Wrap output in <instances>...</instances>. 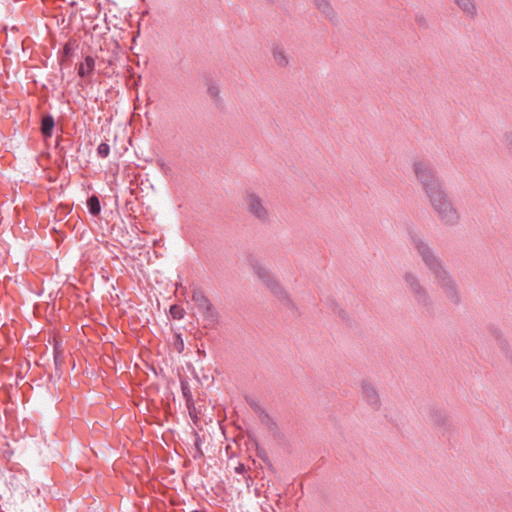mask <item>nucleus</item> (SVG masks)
I'll list each match as a JSON object with an SVG mask.
<instances>
[{
  "label": "nucleus",
  "mask_w": 512,
  "mask_h": 512,
  "mask_svg": "<svg viewBox=\"0 0 512 512\" xmlns=\"http://www.w3.org/2000/svg\"><path fill=\"white\" fill-rule=\"evenodd\" d=\"M192 301L196 306V309L200 310L209 306H212L208 297L200 289H194L192 293Z\"/></svg>",
  "instance_id": "15"
},
{
  "label": "nucleus",
  "mask_w": 512,
  "mask_h": 512,
  "mask_svg": "<svg viewBox=\"0 0 512 512\" xmlns=\"http://www.w3.org/2000/svg\"><path fill=\"white\" fill-rule=\"evenodd\" d=\"M402 279H404V283L409 294L424 286L421 278L412 270L406 271L404 276H402Z\"/></svg>",
  "instance_id": "8"
},
{
  "label": "nucleus",
  "mask_w": 512,
  "mask_h": 512,
  "mask_svg": "<svg viewBox=\"0 0 512 512\" xmlns=\"http://www.w3.org/2000/svg\"><path fill=\"white\" fill-rule=\"evenodd\" d=\"M459 9L466 17L475 18L477 16V6L475 0H454Z\"/></svg>",
  "instance_id": "11"
},
{
  "label": "nucleus",
  "mask_w": 512,
  "mask_h": 512,
  "mask_svg": "<svg viewBox=\"0 0 512 512\" xmlns=\"http://www.w3.org/2000/svg\"><path fill=\"white\" fill-rule=\"evenodd\" d=\"M205 328L212 329L218 323V313L215 310L214 305L198 310Z\"/></svg>",
  "instance_id": "9"
},
{
  "label": "nucleus",
  "mask_w": 512,
  "mask_h": 512,
  "mask_svg": "<svg viewBox=\"0 0 512 512\" xmlns=\"http://www.w3.org/2000/svg\"><path fill=\"white\" fill-rule=\"evenodd\" d=\"M251 406L254 408V410H259L260 411V406L257 405L256 403L251 402Z\"/></svg>",
  "instance_id": "27"
},
{
  "label": "nucleus",
  "mask_w": 512,
  "mask_h": 512,
  "mask_svg": "<svg viewBox=\"0 0 512 512\" xmlns=\"http://www.w3.org/2000/svg\"><path fill=\"white\" fill-rule=\"evenodd\" d=\"M251 267L256 277L259 278L262 284L266 285L268 290H270V292L273 293L275 297L286 304L291 303V300L289 299V296L283 285L279 282L276 276H274L271 271L267 269L266 266L257 260H252Z\"/></svg>",
  "instance_id": "4"
},
{
  "label": "nucleus",
  "mask_w": 512,
  "mask_h": 512,
  "mask_svg": "<svg viewBox=\"0 0 512 512\" xmlns=\"http://www.w3.org/2000/svg\"><path fill=\"white\" fill-rule=\"evenodd\" d=\"M268 2H272L273 0H267Z\"/></svg>",
  "instance_id": "30"
},
{
  "label": "nucleus",
  "mask_w": 512,
  "mask_h": 512,
  "mask_svg": "<svg viewBox=\"0 0 512 512\" xmlns=\"http://www.w3.org/2000/svg\"><path fill=\"white\" fill-rule=\"evenodd\" d=\"M55 126L54 117L50 114H46L41 117L40 131L42 136L45 138L53 136V129Z\"/></svg>",
  "instance_id": "13"
},
{
  "label": "nucleus",
  "mask_w": 512,
  "mask_h": 512,
  "mask_svg": "<svg viewBox=\"0 0 512 512\" xmlns=\"http://www.w3.org/2000/svg\"><path fill=\"white\" fill-rule=\"evenodd\" d=\"M209 95L213 98H216L218 96V89L215 86H210L208 89Z\"/></svg>",
  "instance_id": "25"
},
{
  "label": "nucleus",
  "mask_w": 512,
  "mask_h": 512,
  "mask_svg": "<svg viewBox=\"0 0 512 512\" xmlns=\"http://www.w3.org/2000/svg\"><path fill=\"white\" fill-rule=\"evenodd\" d=\"M315 8L331 22L337 21V12L333 9L329 0H313Z\"/></svg>",
  "instance_id": "10"
},
{
  "label": "nucleus",
  "mask_w": 512,
  "mask_h": 512,
  "mask_svg": "<svg viewBox=\"0 0 512 512\" xmlns=\"http://www.w3.org/2000/svg\"><path fill=\"white\" fill-rule=\"evenodd\" d=\"M408 240L416 251L418 257L421 258L424 266L431 272L434 283L444 293L449 303L460 305L462 302V295L459 284L456 282L451 271H449L430 243L426 241L421 231L414 227L408 228Z\"/></svg>",
  "instance_id": "1"
},
{
  "label": "nucleus",
  "mask_w": 512,
  "mask_h": 512,
  "mask_svg": "<svg viewBox=\"0 0 512 512\" xmlns=\"http://www.w3.org/2000/svg\"><path fill=\"white\" fill-rule=\"evenodd\" d=\"M410 296L413 297L418 307L426 311L430 310L433 303L432 296L430 295L429 290L426 289L425 285L422 288L412 292Z\"/></svg>",
  "instance_id": "7"
},
{
  "label": "nucleus",
  "mask_w": 512,
  "mask_h": 512,
  "mask_svg": "<svg viewBox=\"0 0 512 512\" xmlns=\"http://www.w3.org/2000/svg\"><path fill=\"white\" fill-rule=\"evenodd\" d=\"M201 441L199 437H196L194 447H195V454L193 455L194 458H200L203 456V452L200 447Z\"/></svg>",
  "instance_id": "22"
},
{
  "label": "nucleus",
  "mask_w": 512,
  "mask_h": 512,
  "mask_svg": "<svg viewBox=\"0 0 512 512\" xmlns=\"http://www.w3.org/2000/svg\"><path fill=\"white\" fill-rule=\"evenodd\" d=\"M499 340H500V344L501 345H504L505 344V340H501V337L499 336Z\"/></svg>",
  "instance_id": "28"
},
{
  "label": "nucleus",
  "mask_w": 512,
  "mask_h": 512,
  "mask_svg": "<svg viewBox=\"0 0 512 512\" xmlns=\"http://www.w3.org/2000/svg\"><path fill=\"white\" fill-rule=\"evenodd\" d=\"M412 170L418 183L421 184L424 193L445 188L439 179L437 170L434 169L429 160L423 158L415 159L412 163Z\"/></svg>",
  "instance_id": "3"
},
{
  "label": "nucleus",
  "mask_w": 512,
  "mask_h": 512,
  "mask_svg": "<svg viewBox=\"0 0 512 512\" xmlns=\"http://www.w3.org/2000/svg\"><path fill=\"white\" fill-rule=\"evenodd\" d=\"M502 141H504L505 145L512 152V132H506Z\"/></svg>",
  "instance_id": "23"
},
{
  "label": "nucleus",
  "mask_w": 512,
  "mask_h": 512,
  "mask_svg": "<svg viewBox=\"0 0 512 512\" xmlns=\"http://www.w3.org/2000/svg\"><path fill=\"white\" fill-rule=\"evenodd\" d=\"M361 397L364 402L367 403L368 406L372 410L378 411L380 408V397L378 394V390L376 386L371 382L364 380L361 384Z\"/></svg>",
  "instance_id": "6"
},
{
  "label": "nucleus",
  "mask_w": 512,
  "mask_h": 512,
  "mask_svg": "<svg viewBox=\"0 0 512 512\" xmlns=\"http://www.w3.org/2000/svg\"><path fill=\"white\" fill-rule=\"evenodd\" d=\"M191 512H200L199 510H192Z\"/></svg>",
  "instance_id": "29"
},
{
  "label": "nucleus",
  "mask_w": 512,
  "mask_h": 512,
  "mask_svg": "<svg viewBox=\"0 0 512 512\" xmlns=\"http://www.w3.org/2000/svg\"><path fill=\"white\" fill-rule=\"evenodd\" d=\"M246 471V468H245V465L244 464H240L239 466L236 467V472L237 473H243Z\"/></svg>",
  "instance_id": "26"
},
{
  "label": "nucleus",
  "mask_w": 512,
  "mask_h": 512,
  "mask_svg": "<svg viewBox=\"0 0 512 512\" xmlns=\"http://www.w3.org/2000/svg\"><path fill=\"white\" fill-rule=\"evenodd\" d=\"M96 153H98V156L102 158H106L109 156L110 153V147L107 142H101L98 146V149H96Z\"/></svg>",
  "instance_id": "17"
},
{
  "label": "nucleus",
  "mask_w": 512,
  "mask_h": 512,
  "mask_svg": "<svg viewBox=\"0 0 512 512\" xmlns=\"http://www.w3.org/2000/svg\"><path fill=\"white\" fill-rule=\"evenodd\" d=\"M429 199L431 210L436 215L440 224L447 227H454L460 223V213L456 209L451 196L446 189L434 190L425 193Z\"/></svg>",
  "instance_id": "2"
},
{
  "label": "nucleus",
  "mask_w": 512,
  "mask_h": 512,
  "mask_svg": "<svg viewBox=\"0 0 512 512\" xmlns=\"http://www.w3.org/2000/svg\"><path fill=\"white\" fill-rule=\"evenodd\" d=\"M175 347H176V350L179 352L183 351V349H184V341L178 334H176V336H175Z\"/></svg>",
  "instance_id": "24"
},
{
  "label": "nucleus",
  "mask_w": 512,
  "mask_h": 512,
  "mask_svg": "<svg viewBox=\"0 0 512 512\" xmlns=\"http://www.w3.org/2000/svg\"><path fill=\"white\" fill-rule=\"evenodd\" d=\"M244 203L249 215L262 224L270 223L271 212L268 208L267 202L264 201L263 197L259 193L253 190H246Z\"/></svg>",
  "instance_id": "5"
},
{
  "label": "nucleus",
  "mask_w": 512,
  "mask_h": 512,
  "mask_svg": "<svg viewBox=\"0 0 512 512\" xmlns=\"http://www.w3.org/2000/svg\"><path fill=\"white\" fill-rule=\"evenodd\" d=\"M170 315L174 319H181L184 317V310L182 307H179L178 305H171L170 307Z\"/></svg>",
  "instance_id": "18"
},
{
  "label": "nucleus",
  "mask_w": 512,
  "mask_h": 512,
  "mask_svg": "<svg viewBox=\"0 0 512 512\" xmlns=\"http://www.w3.org/2000/svg\"><path fill=\"white\" fill-rule=\"evenodd\" d=\"M272 58L278 67H286L289 63V57L287 56L284 48L280 45H275L271 50Z\"/></svg>",
  "instance_id": "12"
},
{
  "label": "nucleus",
  "mask_w": 512,
  "mask_h": 512,
  "mask_svg": "<svg viewBox=\"0 0 512 512\" xmlns=\"http://www.w3.org/2000/svg\"><path fill=\"white\" fill-rule=\"evenodd\" d=\"M261 421H262L263 424L268 426V428L270 430H273L275 428V426H276V424L273 423L271 417L267 413H264L263 411L261 413Z\"/></svg>",
  "instance_id": "20"
},
{
  "label": "nucleus",
  "mask_w": 512,
  "mask_h": 512,
  "mask_svg": "<svg viewBox=\"0 0 512 512\" xmlns=\"http://www.w3.org/2000/svg\"><path fill=\"white\" fill-rule=\"evenodd\" d=\"M95 67V59L93 56H86L84 62L78 66V76L91 77Z\"/></svg>",
  "instance_id": "14"
},
{
  "label": "nucleus",
  "mask_w": 512,
  "mask_h": 512,
  "mask_svg": "<svg viewBox=\"0 0 512 512\" xmlns=\"http://www.w3.org/2000/svg\"><path fill=\"white\" fill-rule=\"evenodd\" d=\"M182 391H183V396L186 401L187 408L191 410V406L193 405L191 390H189L188 387L183 384Z\"/></svg>",
  "instance_id": "19"
},
{
  "label": "nucleus",
  "mask_w": 512,
  "mask_h": 512,
  "mask_svg": "<svg viewBox=\"0 0 512 512\" xmlns=\"http://www.w3.org/2000/svg\"><path fill=\"white\" fill-rule=\"evenodd\" d=\"M86 205H87L88 212H90V214L93 217L99 216V214L101 212V205H100V200H99L98 196L92 195V196L88 197Z\"/></svg>",
  "instance_id": "16"
},
{
  "label": "nucleus",
  "mask_w": 512,
  "mask_h": 512,
  "mask_svg": "<svg viewBox=\"0 0 512 512\" xmlns=\"http://www.w3.org/2000/svg\"><path fill=\"white\" fill-rule=\"evenodd\" d=\"M75 49V42L69 41L63 46V55L64 57H70L72 51Z\"/></svg>",
  "instance_id": "21"
}]
</instances>
